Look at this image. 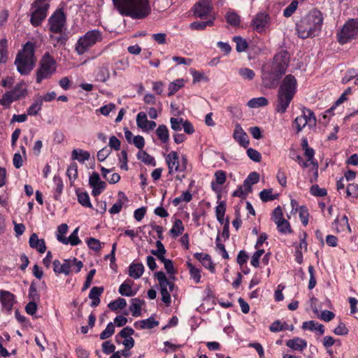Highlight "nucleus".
Listing matches in <instances>:
<instances>
[{
	"mask_svg": "<svg viewBox=\"0 0 358 358\" xmlns=\"http://www.w3.org/2000/svg\"><path fill=\"white\" fill-rule=\"evenodd\" d=\"M115 8L122 16L134 20L145 18L151 12L149 0H112Z\"/></svg>",
	"mask_w": 358,
	"mask_h": 358,
	"instance_id": "nucleus-1",
	"label": "nucleus"
},
{
	"mask_svg": "<svg viewBox=\"0 0 358 358\" xmlns=\"http://www.w3.org/2000/svg\"><path fill=\"white\" fill-rule=\"evenodd\" d=\"M322 23V13L317 10L310 11L296 24L299 37L304 39L317 36L321 31Z\"/></svg>",
	"mask_w": 358,
	"mask_h": 358,
	"instance_id": "nucleus-2",
	"label": "nucleus"
},
{
	"mask_svg": "<svg viewBox=\"0 0 358 358\" xmlns=\"http://www.w3.org/2000/svg\"><path fill=\"white\" fill-rule=\"evenodd\" d=\"M296 87L297 81L294 76L289 74L283 78L278 91L276 112L283 114L287 111L296 92Z\"/></svg>",
	"mask_w": 358,
	"mask_h": 358,
	"instance_id": "nucleus-3",
	"label": "nucleus"
},
{
	"mask_svg": "<svg viewBox=\"0 0 358 358\" xmlns=\"http://www.w3.org/2000/svg\"><path fill=\"white\" fill-rule=\"evenodd\" d=\"M34 53V45L29 41L27 42L22 49L18 51L14 63L21 75H28L33 70L36 61Z\"/></svg>",
	"mask_w": 358,
	"mask_h": 358,
	"instance_id": "nucleus-4",
	"label": "nucleus"
},
{
	"mask_svg": "<svg viewBox=\"0 0 358 358\" xmlns=\"http://www.w3.org/2000/svg\"><path fill=\"white\" fill-rule=\"evenodd\" d=\"M103 40V33L99 29L87 31L83 36H80L75 45V51L78 55H82L96 43Z\"/></svg>",
	"mask_w": 358,
	"mask_h": 358,
	"instance_id": "nucleus-5",
	"label": "nucleus"
},
{
	"mask_svg": "<svg viewBox=\"0 0 358 358\" xmlns=\"http://www.w3.org/2000/svg\"><path fill=\"white\" fill-rule=\"evenodd\" d=\"M50 0H34L30 8V23L37 27L42 24L48 15Z\"/></svg>",
	"mask_w": 358,
	"mask_h": 358,
	"instance_id": "nucleus-6",
	"label": "nucleus"
},
{
	"mask_svg": "<svg viewBox=\"0 0 358 358\" xmlns=\"http://www.w3.org/2000/svg\"><path fill=\"white\" fill-rule=\"evenodd\" d=\"M56 69L55 59L49 52L45 53L40 61L39 68L36 71V83H40L43 80L50 78L55 73Z\"/></svg>",
	"mask_w": 358,
	"mask_h": 358,
	"instance_id": "nucleus-7",
	"label": "nucleus"
},
{
	"mask_svg": "<svg viewBox=\"0 0 358 358\" xmlns=\"http://www.w3.org/2000/svg\"><path fill=\"white\" fill-rule=\"evenodd\" d=\"M277 65L273 62H268L262 66V80L266 87L271 88L275 87L281 76L278 71Z\"/></svg>",
	"mask_w": 358,
	"mask_h": 358,
	"instance_id": "nucleus-8",
	"label": "nucleus"
},
{
	"mask_svg": "<svg viewBox=\"0 0 358 358\" xmlns=\"http://www.w3.org/2000/svg\"><path fill=\"white\" fill-rule=\"evenodd\" d=\"M277 65L273 62H268L262 66V80L266 87L271 88L275 87L281 76L278 71Z\"/></svg>",
	"mask_w": 358,
	"mask_h": 358,
	"instance_id": "nucleus-9",
	"label": "nucleus"
},
{
	"mask_svg": "<svg viewBox=\"0 0 358 358\" xmlns=\"http://www.w3.org/2000/svg\"><path fill=\"white\" fill-rule=\"evenodd\" d=\"M358 35V20L351 19L343 25L337 34L339 43L343 45Z\"/></svg>",
	"mask_w": 358,
	"mask_h": 358,
	"instance_id": "nucleus-10",
	"label": "nucleus"
},
{
	"mask_svg": "<svg viewBox=\"0 0 358 358\" xmlns=\"http://www.w3.org/2000/svg\"><path fill=\"white\" fill-rule=\"evenodd\" d=\"M211 0H199L192 8L193 15L201 19H210L215 17Z\"/></svg>",
	"mask_w": 358,
	"mask_h": 358,
	"instance_id": "nucleus-11",
	"label": "nucleus"
},
{
	"mask_svg": "<svg viewBox=\"0 0 358 358\" xmlns=\"http://www.w3.org/2000/svg\"><path fill=\"white\" fill-rule=\"evenodd\" d=\"M316 124V117L310 109L303 108L302 115L295 118L293 125L296 127V132L299 133L306 126L313 127Z\"/></svg>",
	"mask_w": 358,
	"mask_h": 358,
	"instance_id": "nucleus-12",
	"label": "nucleus"
},
{
	"mask_svg": "<svg viewBox=\"0 0 358 358\" xmlns=\"http://www.w3.org/2000/svg\"><path fill=\"white\" fill-rule=\"evenodd\" d=\"M66 15L63 10H57L48 19L49 30L53 34L61 33L66 25Z\"/></svg>",
	"mask_w": 358,
	"mask_h": 358,
	"instance_id": "nucleus-13",
	"label": "nucleus"
},
{
	"mask_svg": "<svg viewBox=\"0 0 358 358\" xmlns=\"http://www.w3.org/2000/svg\"><path fill=\"white\" fill-rule=\"evenodd\" d=\"M270 24L269 15L264 12L257 13L252 19L251 26L259 33L264 31Z\"/></svg>",
	"mask_w": 358,
	"mask_h": 358,
	"instance_id": "nucleus-14",
	"label": "nucleus"
},
{
	"mask_svg": "<svg viewBox=\"0 0 358 358\" xmlns=\"http://www.w3.org/2000/svg\"><path fill=\"white\" fill-rule=\"evenodd\" d=\"M165 159L169 174H173L174 172L177 171H183L186 169L185 166L183 164L180 166L179 156L175 151H171L166 155Z\"/></svg>",
	"mask_w": 358,
	"mask_h": 358,
	"instance_id": "nucleus-15",
	"label": "nucleus"
},
{
	"mask_svg": "<svg viewBox=\"0 0 358 358\" xmlns=\"http://www.w3.org/2000/svg\"><path fill=\"white\" fill-rule=\"evenodd\" d=\"M89 185L92 188V194L94 196L99 195L106 187V183L100 180L99 174L93 172L89 178Z\"/></svg>",
	"mask_w": 358,
	"mask_h": 358,
	"instance_id": "nucleus-16",
	"label": "nucleus"
},
{
	"mask_svg": "<svg viewBox=\"0 0 358 358\" xmlns=\"http://www.w3.org/2000/svg\"><path fill=\"white\" fill-rule=\"evenodd\" d=\"M273 62L277 65L278 71L281 73H285L289 62V55L287 51H280L277 53Z\"/></svg>",
	"mask_w": 358,
	"mask_h": 358,
	"instance_id": "nucleus-17",
	"label": "nucleus"
},
{
	"mask_svg": "<svg viewBox=\"0 0 358 358\" xmlns=\"http://www.w3.org/2000/svg\"><path fill=\"white\" fill-rule=\"evenodd\" d=\"M15 296L9 291L0 290V301L2 305V310L6 313H10L15 303Z\"/></svg>",
	"mask_w": 358,
	"mask_h": 358,
	"instance_id": "nucleus-18",
	"label": "nucleus"
},
{
	"mask_svg": "<svg viewBox=\"0 0 358 358\" xmlns=\"http://www.w3.org/2000/svg\"><path fill=\"white\" fill-rule=\"evenodd\" d=\"M159 286L162 300L166 306H169L171 303L170 292H173L174 289V283L170 280H167L166 283L164 285L159 284Z\"/></svg>",
	"mask_w": 358,
	"mask_h": 358,
	"instance_id": "nucleus-19",
	"label": "nucleus"
},
{
	"mask_svg": "<svg viewBox=\"0 0 358 358\" xmlns=\"http://www.w3.org/2000/svg\"><path fill=\"white\" fill-rule=\"evenodd\" d=\"M159 286L162 300L166 306H169L171 303L170 292H173L174 289V283L170 280H167L166 283L164 285L159 284Z\"/></svg>",
	"mask_w": 358,
	"mask_h": 358,
	"instance_id": "nucleus-20",
	"label": "nucleus"
},
{
	"mask_svg": "<svg viewBox=\"0 0 358 358\" xmlns=\"http://www.w3.org/2000/svg\"><path fill=\"white\" fill-rule=\"evenodd\" d=\"M234 139L240 144V145L247 148L249 145V138L242 127L237 124L234 132Z\"/></svg>",
	"mask_w": 358,
	"mask_h": 358,
	"instance_id": "nucleus-21",
	"label": "nucleus"
},
{
	"mask_svg": "<svg viewBox=\"0 0 358 358\" xmlns=\"http://www.w3.org/2000/svg\"><path fill=\"white\" fill-rule=\"evenodd\" d=\"M29 246L36 249L40 253H44L46 250L45 243L43 239H39L36 234H32L29 241Z\"/></svg>",
	"mask_w": 358,
	"mask_h": 358,
	"instance_id": "nucleus-22",
	"label": "nucleus"
},
{
	"mask_svg": "<svg viewBox=\"0 0 358 358\" xmlns=\"http://www.w3.org/2000/svg\"><path fill=\"white\" fill-rule=\"evenodd\" d=\"M128 201V198L122 192H119L117 194V199L116 202L109 209V213L112 215L119 213L125 202Z\"/></svg>",
	"mask_w": 358,
	"mask_h": 358,
	"instance_id": "nucleus-23",
	"label": "nucleus"
},
{
	"mask_svg": "<svg viewBox=\"0 0 358 358\" xmlns=\"http://www.w3.org/2000/svg\"><path fill=\"white\" fill-rule=\"evenodd\" d=\"M134 282L131 279L125 280L119 287V293L122 296H133L136 295L137 291L132 289Z\"/></svg>",
	"mask_w": 358,
	"mask_h": 358,
	"instance_id": "nucleus-24",
	"label": "nucleus"
},
{
	"mask_svg": "<svg viewBox=\"0 0 358 358\" xmlns=\"http://www.w3.org/2000/svg\"><path fill=\"white\" fill-rule=\"evenodd\" d=\"M109 64L108 62H106L97 69L96 73V80L100 82L105 83L109 79Z\"/></svg>",
	"mask_w": 358,
	"mask_h": 358,
	"instance_id": "nucleus-25",
	"label": "nucleus"
},
{
	"mask_svg": "<svg viewBox=\"0 0 358 358\" xmlns=\"http://www.w3.org/2000/svg\"><path fill=\"white\" fill-rule=\"evenodd\" d=\"M68 35L62 31L61 33L50 34V41L54 47L64 45L68 41Z\"/></svg>",
	"mask_w": 358,
	"mask_h": 358,
	"instance_id": "nucleus-26",
	"label": "nucleus"
},
{
	"mask_svg": "<svg viewBox=\"0 0 358 358\" xmlns=\"http://www.w3.org/2000/svg\"><path fill=\"white\" fill-rule=\"evenodd\" d=\"M144 272L142 263H131L129 266V275L134 279L140 278Z\"/></svg>",
	"mask_w": 358,
	"mask_h": 358,
	"instance_id": "nucleus-27",
	"label": "nucleus"
},
{
	"mask_svg": "<svg viewBox=\"0 0 358 358\" xmlns=\"http://www.w3.org/2000/svg\"><path fill=\"white\" fill-rule=\"evenodd\" d=\"M194 256L206 268L210 270L211 272L214 271L215 267L211 262L210 255L205 253L196 252Z\"/></svg>",
	"mask_w": 358,
	"mask_h": 358,
	"instance_id": "nucleus-28",
	"label": "nucleus"
},
{
	"mask_svg": "<svg viewBox=\"0 0 358 358\" xmlns=\"http://www.w3.org/2000/svg\"><path fill=\"white\" fill-rule=\"evenodd\" d=\"M215 17H212L206 21H195L189 24V28L192 30L202 31L205 30L207 27H212L214 24Z\"/></svg>",
	"mask_w": 358,
	"mask_h": 358,
	"instance_id": "nucleus-29",
	"label": "nucleus"
},
{
	"mask_svg": "<svg viewBox=\"0 0 358 358\" xmlns=\"http://www.w3.org/2000/svg\"><path fill=\"white\" fill-rule=\"evenodd\" d=\"M286 345L289 348L294 350L302 351L307 346V343L305 340L300 338H294L293 339L288 340Z\"/></svg>",
	"mask_w": 358,
	"mask_h": 358,
	"instance_id": "nucleus-30",
	"label": "nucleus"
},
{
	"mask_svg": "<svg viewBox=\"0 0 358 358\" xmlns=\"http://www.w3.org/2000/svg\"><path fill=\"white\" fill-rule=\"evenodd\" d=\"M159 325V322L155 320L152 317H150L146 320L137 321L134 323L136 327H139L142 329H150Z\"/></svg>",
	"mask_w": 358,
	"mask_h": 358,
	"instance_id": "nucleus-31",
	"label": "nucleus"
},
{
	"mask_svg": "<svg viewBox=\"0 0 358 358\" xmlns=\"http://www.w3.org/2000/svg\"><path fill=\"white\" fill-rule=\"evenodd\" d=\"M13 95L14 99L17 100L25 97L27 92V87L24 83H19L15 86V87L10 91Z\"/></svg>",
	"mask_w": 358,
	"mask_h": 358,
	"instance_id": "nucleus-32",
	"label": "nucleus"
},
{
	"mask_svg": "<svg viewBox=\"0 0 358 358\" xmlns=\"http://www.w3.org/2000/svg\"><path fill=\"white\" fill-rule=\"evenodd\" d=\"M42 105L41 96H36L34 99V103L27 109V115H36L38 111L41 110Z\"/></svg>",
	"mask_w": 358,
	"mask_h": 358,
	"instance_id": "nucleus-33",
	"label": "nucleus"
},
{
	"mask_svg": "<svg viewBox=\"0 0 358 358\" xmlns=\"http://www.w3.org/2000/svg\"><path fill=\"white\" fill-rule=\"evenodd\" d=\"M137 159L147 165L156 166V162L153 157L144 150H140L137 153Z\"/></svg>",
	"mask_w": 358,
	"mask_h": 358,
	"instance_id": "nucleus-34",
	"label": "nucleus"
},
{
	"mask_svg": "<svg viewBox=\"0 0 358 358\" xmlns=\"http://www.w3.org/2000/svg\"><path fill=\"white\" fill-rule=\"evenodd\" d=\"M156 134L162 143H167L169 140V133L167 127L160 124L156 129Z\"/></svg>",
	"mask_w": 358,
	"mask_h": 358,
	"instance_id": "nucleus-35",
	"label": "nucleus"
},
{
	"mask_svg": "<svg viewBox=\"0 0 358 358\" xmlns=\"http://www.w3.org/2000/svg\"><path fill=\"white\" fill-rule=\"evenodd\" d=\"M187 266L189 270L191 279H192L195 283H199L201 278V270L189 262H187Z\"/></svg>",
	"mask_w": 358,
	"mask_h": 358,
	"instance_id": "nucleus-36",
	"label": "nucleus"
},
{
	"mask_svg": "<svg viewBox=\"0 0 358 358\" xmlns=\"http://www.w3.org/2000/svg\"><path fill=\"white\" fill-rule=\"evenodd\" d=\"M90 157V152L81 149H75L72 152V159H76L80 162L87 161Z\"/></svg>",
	"mask_w": 358,
	"mask_h": 358,
	"instance_id": "nucleus-37",
	"label": "nucleus"
},
{
	"mask_svg": "<svg viewBox=\"0 0 358 358\" xmlns=\"http://www.w3.org/2000/svg\"><path fill=\"white\" fill-rule=\"evenodd\" d=\"M268 103L267 99L264 96H260L257 98H253L249 100L248 102V106L252 108H256L259 107L266 106Z\"/></svg>",
	"mask_w": 358,
	"mask_h": 358,
	"instance_id": "nucleus-38",
	"label": "nucleus"
},
{
	"mask_svg": "<svg viewBox=\"0 0 358 358\" xmlns=\"http://www.w3.org/2000/svg\"><path fill=\"white\" fill-rule=\"evenodd\" d=\"M143 301L138 298L131 299V305L130 306V310L132 313L134 317H138L141 315V305Z\"/></svg>",
	"mask_w": 358,
	"mask_h": 358,
	"instance_id": "nucleus-39",
	"label": "nucleus"
},
{
	"mask_svg": "<svg viewBox=\"0 0 358 358\" xmlns=\"http://www.w3.org/2000/svg\"><path fill=\"white\" fill-rule=\"evenodd\" d=\"M184 231V226L182 222L178 219L175 221L172 228L170 230V234L173 237H178L182 234Z\"/></svg>",
	"mask_w": 358,
	"mask_h": 358,
	"instance_id": "nucleus-40",
	"label": "nucleus"
},
{
	"mask_svg": "<svg viewBox=\"0 0 358 358\" xmlns=\"http://www.w3.org/2000/svg\"><path fill=\"white\" fill-rule=\"evenodd\" d=\"M68 231V225L66 224H62L57 228V238L63 244L67 245V238L64 236Z\"/></svg>",
	"mask_w": 358,
	"mask_h": 358,
	"instance_id": "nucleus-41",
	"label": "nucleus"
},
{
	"mask_svg": "<svg viewBox=\"0 0 358 358\" xmlns=\"http://www.w3.org/2000/svg\"><path fill=\"white\" fill-rule=\"evenodd\" d=\"M8 41L6 38L0 41V62L5 63L8 58Z\"/></svg>",
	"mask_w": 358,
	"mask_h": 358,
	"instance_id": "nucleus-42",
	"label": "nucleus"
},
{
	"mask_svg": "<svg viewBox=\"0 0 358 358\" xmlns=\"http://www.w3.org/2000/svg\"><path fill=\"white\" fill-rule=\"evenodd\" d=\"M127 306V301L123 298H118L117 299L110 302L108 305L111 310H116L117 309H122Z\"/></svg>",
	"mask_w": 358,
	"mask_h": 358,
	"instance_id": "nucleus-43",
	"label": "nucleus"
},
{
	"mask_svg": "<svg viewBox=\"0 0 358 358\" xmlns=\"http://www.w3.org/2000/svg\"><path fill=\"white\" fill-rule=\"evenodd\" d=\"M278 231L282 234H289L292 232L289 222L285 218L280 220L279 222H275Z\"/></svg>",
	"mask_w": 358,
	"mask_h": 358,
	"instance_id": "nucleus-44",
	"label": "nucleus"
},
{
	"mask_svg": "<svg viewBox=\"0 0 358 358\" xmlns=\"http://www.w3.org/2000/svg\"><path fill=\"white\" fill-rule=\"evenodd\" d=\"M225 18L227 22L232 26H237L240 23V17L234 11L227 12Z\"/></svg>",
	"mask_w": 358,
	"mask_h": 358,
	"instance_id": "nucleus-45",
	"label": "nucleus"
},
{
	"mask_svg": "<svg viewBox=\"0 0 358 358\" xmlns=\"http://www.w3.org/2000/svg\"><path fill=\"white\" fill-rule=\"evenodd\" d=\"M136 120L137 127L141 129L143 131L145 130L148 121L146 113L144 112L138 113L136 115Z\"/></svg>",
	"mask_w": 358,
	"mask_h": 358,
	"instance_id": "nucleus-46",
	"label": "nucleus"
},
{
	"mask_svg": "<svg viewBox=\"0 0 358 358\" xmlns=\"http://www.w3.org/2000/svg\"><path fill=\"white\" fill-rule=\"evenodd\" d=\"M259 197L262 201L267 202L275 200L277 198V195L272 194L271 189H264L260 192Z\"/></svg>",
	"mask_w": 358,
	"mask_h": 358,
	"instance_id": "nucleus-47",
	"label": "nucleus"
},
{
	"mask_svg": "<svg viewBox=\"0 0 358 358\" xmlns=\"http://www.w3.org/2000/svg\"><path fill=\"white\" fill-rule=\"evenodd\" d=\"M234 41L236 43V49L238 52H244L248 48L247 41L241 36H234Z\"/></svg>",
	"mask_w": 358,
	"mask_h": 358,
	"instance_id": "nucleus-48",
	"label": "nucleus"
},
{
	"mask_svg": "<svg viewBox=\"0 0 358 358\" xmlns=\"http://www.w3.org/2000/svg\"><path fill=\"white\" fill-rule=\"evenodd\" d=\"M78 202L84 207L92 208L90 196L87 192L77 193Z\"/></svg>",
	"mask_w": 358,
	"mask_h": 358,
	"instance_id": "nucleus-49",
	"label": "nucleus"
},
{
	"mask_svg": "<svg viewBox=\"0 0 358 358\" xmlns=\"http://www.w3.org/2000/svg\"><path fill=\"white\" fill-rule=\"evenodd\" d=\"M16 101L15 99H14L13 95L11 94L10 92H6L0 99V104L4 107L8 108L10 107V104Z\"/></svg>",
	"mask_w": 358,
	"mask_h": 358,
	"instance_id": "nucleus-50",
	"label": "nucleus"
},
{
	"mask_svg": "<svg viewBox=\"0 0 358 358\" xmlns=\"http://www.w3.org/2000/svg\"><path fill=\"white\" fill-rule=\"evenodd\" d=\"M184 85L183 80H176L171 82L169 85V96H172Z\"/></svg>",
	"mask_w": 358,
	"mask_h": 358,
	"instance_id": "nucleus-51",
	"label": "nucleus"
},
{
	"mask_svg": "<svg viewBox=\"0 0 358 358\" xmlns=\"http://www.w3.org/2000/svg\"><path fill=\"white\" fill-rule=\"evenodd\" d=\"M115 332V326L113 322H109L106 329L100 334V339L105 340L110 338Z\"/></svg>",
	"mask_w": 358,
	"mask_h": 358,
	"instance_id": "nucleus-52",
	"label": "nucleus"
},
{
	"mask_svg": "<svg viewBox=\"0 0 358 358\" xmlns=\"http://www.w3.org/2000/svg\"><path fill=\"white\" fill-rule=\"evenodd\" d=\"M346 196L348 198H357L358 196V185L355 183L349 184L347 186Z\"/></svg>",
	"mask_w": 358,
	"mask_h": 358,
	"instance_id": "nucleus-53",
	"label": "nucleus"
},
{
	"mask_svg": "<svg viewBox=\"0 0 358 358\" xmlns=\"http://www.w3.org/2000/svg\"><path fill=\"white\" fill-rule=\"evenodd\" d=\"M53 181L55 185V198L58 199V197L62 194L63 190V182L60 177L56 176L54 177Z\"/></svg>",
	"mask_w": 358,
	"mask_h": 358,
	"instance_id": "nucleus-54",
	"label": "nucleus"
},
{
	"mask_svg": "<svg viewBox=\"0 0 358 358\" xmlns=\"http://www.w3.org/2000/svg\"><path fill=\"white\" fill-rule=\"evenodd\" d=\"M238 73L243 79L249 80H252L255 76L254 71L248 68L240 69Z\"/></svg>",
	"mask_w": 358,
	"mask_h": 358,
	"instance_id": "nucleus-55",
	"label": "nucleus"
},
{
	"mask_svg": "<svg viewBox=\"0 0 358 358\" xmlns=\"http://www.w3.org/2000/svg\"><path fill=\"white\" fill-rule=\"evenodd\" d=\"M170 122L171 129L174 131H181L184 121L183 119L180 117H171L170 119Z\"/></svg>",
	"mask_w": 358,
	"mask_h": 358,
	"instance_id": "nucleus-56",
	"label": "nucleus"
},
{
	"mask_svg": "<svg viewBox=\"0 0 358 358\" xmlns=\"http://www.w3.org/2000/svg\"><path fill=\"white\" fill-rule=\"evenodd\" d=\"M259 180V175L257 172H251L245 181V186L248 187V184L252 187V185L256 184L258 182Z\"/></svg>",
	"mask_w": 358,
	"mask_h": 358,
	"instance_id": "nucleus-57",
	"label": "nucleus"
},
{
	"mask_svg": "<svg viewBox=\"0 0 358 358\" xmlns=\"http://www.w3.org/2000/svg\"><path fill=\"white\" fill-rule=\"evenodd\" d=\"M134 334V330L129 327H126L124 328H123L120 332L119 334L115 336V340L117 343H119V341H118V337H121V338H131V336L133 335Z\"/></svg>",
	"mask_w": 358,
	"mask_h": 358,
	"instance_id": "nucleus-58",
	"label": "nucleus"
},
{
	"mask_svg": "<svg viewBox=\"0 0 358 358\" xmlns=\"http://www.w3.org/2000/svg\"><path fill=\"white\" fill-rule=\"evenodd\" d=\"M310 192L312 195L315 196H324L327 194L326 189L320 188L317 185H312L310 189Z\"/></svg>",
	"mask_w": 358,
	"mask_h": 358,
	"instance_id": "nucleus-59",
	"label": "nucleus"
},
{
	"mask_svg": "<svg viewBox=\"0 0 358 358\" xmlns=\"http://www.w3.org/2000/svg\"><path fill=\"white\" fill-rule=\"evenodd\" d=\"M247 155L248 157L255 162H259L261 161L262 155L261 154L256 150L253 148H248L247 150Z\"/></svg>",
	"mask_w": 358,
	"mask_h": 358,
	"instance_id": "nucleus-60",
	"label": "nucleus"
},
{
	"mask_svg": "<svg viewBox=\"0 0 358 358\" xmlns=\"http://www.w3.org/2000/svg\"><path fill=\"white\" fill-rule=\"evenodd\" d=\"M66 174L70 180H75L78 176V166L76 163H72L68 167Z\"/></svg>",
	"mask_w": 358,
	"mask_h": 358,
	"instance_id": "nucleus-61",
	"label": "nucleus"
},
{
	"mask_svg": "<svg viewBox=\"0 0 358 358\" xmlns=\"http://www.w3.org/2000/svg\"><path fill=\"white\" fill-rule=\"evenodd\" d=\"M298 6V1L294 0L284 10V16L288 17H290L296 10Z\"/></svg>",
	"mask_w": 358,
	"mask_h": 358,
	"instance_id": "nucleus-62",
	"label": "nucleus"
},
{
	"mask_svg": "<svg viewBox=\"0 0 358 358\" xmlns=\"http://www.w3.org/2000/svg\"><path fill=\"white\" fill-rule=\"evenodd\" d=\"M78 228H76L67 238V244L70 243L71 245H77L81 241L78 236Z\"/></svg>",
	"mask_w": 358,
	"mask_h": 358,
	"instance_id": "nucleus-63",
	"label": "nucleus"
},
{
	"mask_svg": "<svg viewBox=\"0 0 358 358\" xmlns=\"http://www.w3.org/2000/svg\"><path fill=\"white\" fill-rule=\"evenodd\" d=\"M87 243L88 247L94 251H99L101 248V242L94 238H90Z\"/></svg>",
	"mask_w": 358,
	"mask_h": 358,
	"instance_id": "nucleus-64",
	"label": "nucleus"
}]
</instances>
